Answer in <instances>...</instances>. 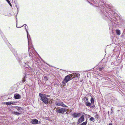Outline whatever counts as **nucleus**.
<instances>
[{"mask_svg":"<svg viewBox=\"0 0 125 125\" xmlns=\"http://www.w3.org/2000/svg\"><path fill=\"white\" fill-rule=\"evenodd\" d=\"M80 75V74L76 73L72 75V74L68 75L65 77L64 79L62 81V83L63 84H65L67 83L68 81L71 80L72 78V77L73 76H74L75 77H78V75Z\"/></svg>","mask_w":125,"mask_h":125,"instance_id":"1","label":"nucleus"},{"mask_svg":"<svg viewBox=\"0 0 125 125\" xmlns=\"http://www.w3.org/2000/svg\"><path fill=\"white\" fill-rule=\"evenodd\" d=\"M39 95L41 98V99L45 104H47L48 103L49 101L50 100L48 98L49 97V95L45 94H39Z\"/></svg>","mask_w":125,"mask_h":125,"instance_id":"2","label":"nucleus"},{"mask_svg":"<svg viewBox=\"0 0 125 125\" xmlns=\"http://www.w3.org/2000/svg\"><path fill=\"white\" fill-rule=\"evenodd\" d=\"M27 37L28 41V51L29 55L31 57H33V56H34V54L33 52H34L35 50H33L32 51L31 50V49L30 48L29 45L30 41L31 40L30 37V35H29V36H27Z\"/></svg>","mask_w":125,"mask_h":125,"instance_id":"3","label":"nucleus"},{"mask_svg":"<svg viewBox=\"0 0 125 125\" xmlns=\"http://www.w3.org/2000/svg\"><path fill=\"white\" fill-rule=\"evenodd\" d=\"M56 104L57 106H62L63 107H68V106L65 105L61 101L56 102Z\"/></svg>","mask_w":125,"mask_h":125,"instance_id":"4","label":"nucleus"},{"mask_svg":"<svg viewBox=\"0 0 125 125\" xmlns=\"http://www.w3.org/2000/svg\"><path fill=\"white\" fill-rule=\"evenodd\" d=\"M67 109L66 108H62L61 109H59L57 110V112L58 113H62L64 112H66L67 111Z\"/></svg>","mask_w":125,"mask_h":125,"instance_id":"5","label":"nucleus"},{"mask_svg":"<svg viewBox=\"0 0 125 125\" xmlns=\"http://www.w3.org/2000/svg\"><path fill=\"white\" fill-rule=\"evenodd\" d=\"M84 116L83 115H82L81 117L78 120V123L79 124L80 123L83 121L84 120Z\"/></svg>","mask_w":125,"mask_h":125,"instance_id":"6","label":"nucleus"},{"mask_svg":"<svg viewBox=\"0 0 125 125\" xmlns=\"http://www.w3.org/2000/svg\"><path fill=\"white\" fill-rule=\"evenodd\" d=\"M81 115V114L80 113H73L72 115L74 118H77L79 117Z\"/></svg>","mask_w":125,"mask_h":125,"instance_id":"7","label":"nucleus"},{"mask_svg":"<svg viewBox=\"0 0 125 125\" xmlns=\"http://www.w3.org/2000/svg\"><path fill=\"white\" fill-rule=\"evenodd\" d=\"M13 107H14L16 109H17L18 111H19L20 113H21L23 110L22 108L21 107L18 106Z\"/></svg>","mask_w":125,"mask_h":125,"instance_id":"8","label":"nucleus"},{"mask_svg":"<svg viewBox=\"0 0 125 125\" xmlns=\"http://www.w3.org/2000/svg\"><path fill=\"white\" fill-rule=\"evenodd\" d=\"M32 124H39L38 121L36 119L33 120L32 122Z\"/></svg>","mask_w":125,"mask_h":125,"instance_id":"9","label":"nucleus"},{"mask_svg":"<svg viewBox=\"0 0 125 125\" xmlns=\"http://www.w3.org/2000/svg\"><path fill=\"white\" fill-rule=\"evenodd\" d=\"M15 98L16 99H19L21 98V96L19 94H17L14 95Z\"/></svg>","mask_w":125,"mask_h":125,"instance_id":"10","label":"nucleus"},{"mask_svg":"<svg viewBox=\"0 0 125 125\" xmlns=\"http://www.w3.org/2000/svg\"><path fill=\"white\" fill-rule=\"evenodd\" d=\"M27 54L25 53L22 54L21 55V59H22L23 58H25L27 56Z\"/></svg>","mask_w":125,"mask_h":125,"instance_id":"11","label":"nucleus"},{"mask_svg":"<svg viewBox=\"0 0 125 125\" xmlns=\"http://www.w3.org/2000/svg\"><path fill=\"white\" fill-rule=\"evenodd\" d=\"M12 113L16 115H20L21 114L20 113H19L17 112H16L14 111Z\"/></svg>","mask_w":125,"mask_h":125,"instance_id":"12","label":"nucleus"},{"mask_svg":"<svg viewBox=\"0 0 125 125\" xmlns=\"http://www.w3.org/2000/svg\"><path fill=\"white\" fill-rule=\"evenodd\" d=\"M14 103V102H8L6 103V104L7 105H10L11 104H13Z\"/></svg>","mask_w":125,"mask_h":125,"instance_id":"13","label":"nucleus"},{"mask_svg":"<svg viewBox=\"0 0 125 125\" xmlns=\"http://www.w3.org/2000/svg\"><path fill=\"white\" fill-rule=\"evenodd\" d=\"M85 105L87 106H90L91 105V104L88 102H86Z\"/></svg>","mask_w":125,"mask_h":125,"instance_id":"14","label":"nucleus"},{"mask_svg":"<svg viewBox=\"0 0 125 125\" xmlns=\"http://www.w3.org/2000/svg\"><path fill=\"white\" fill-rule=\"evenodd\" d=\"M116 32L117 34L118 35H119L120 34V31L118 30H116Z\"/></svg>","mask_w":125,"mask_h":125,"instance_id":"15","label":"nucleus"},{"mask_svg":"<svg viewBox=\"0 0 125 125\" xmlns=\"http://www.w3.org/2000/svg\"><path fill=\"white\" fill-rule=\"evenodd\" d=\"M23 26H25V29L27 33V36H29V34L28 32V31L27 30L26 28V26H27L26 24H25L23 25Z\"/></svg>","mask_w":125,"mask_h":125,"instance_id":"16","label":"nucleus"},{"mask_svg":"<svg viewBox=\"0 0 125 125\" xmlns=\"http://www.w3.org/2000/svg\"><path fill=\"white\" fill-rule=\"evenodd\" d=\"M49 78L46 76H44V80L45 81H47L49 79Z\"/></svg>","mask_w":125,"mask_h":125,"instance_id":"17","label":"nucleus"},{"mask_svg":"<svg viewBox=\"0 0 125 125\" xmlns=\"http://www.w3.org/2000/svg\"><path fill=\"white\" fill-rule=\"evenodd\" d=\"M83 99L84 101L85 102V103L86 102H88V99L86 98V97H84Z\"/></svg>","mask_w":125,"mask_h":125,"instance_id":"18","label":"nucleus"},{"mask_svg":"<svg viewBox=\"0 0 125 125\" xmlns=\"http://www.w3.org/2000/svg\"><path fill=\"white\" fill-rule=\"evenodd\" d=\"M95 113L96 114V115L95 116V117L96 119H97L99 117V116L98 115L97 113Z\"/></svg>","mask_w":125,"mask_h":125,"instance_id":"19","label":"nucleus"},{"mask_svg":"<svg viewBox=\"0 0 125 125\" xmlns=\"http://www.w3.org/2000/svg\"><path fill=\"white\" fill-rule=\"evenodd\" d=\"M26 80V78L25 77V76L24 77V78L22 79V82L23 83H24Z\"/></svg>","mask_w":125,"mask_h":125,"instance_id":"20","label":"nucleus"},{"mask_svg":"<svg viewBox=\"0 0 125 125\" xmlns=\"http://www.w3.org/2000/svg\"><path fill=\"white\" fill-rule=\"evenodd\" d=\"M9 4L12 7V5L11 4L10 1L9 0H6Z\"/></svg>","mask_w":125,"mask_h":125,"instance_id":"21","label":"nucleus"},{"mask_svg":"<svg viewBox=\"0 0 125 125\" xmlns=\"http://www.w3.org/2000/svg\"><path fill=\"white\" fill-rule=\"evenodd\" d=\"M90 120L91 121H93V122H94V120H94V118L92 117H91L90 119Z\"/></svg>","mask_w":125,"mask_h":125,"instance_id":"22","label":"nucleus"},{"mask_svg":"<svg viewBox=\"0 0 125 125\" xmlns=\"http://www.w3.org/2000/svg\"><path fill=\"white\" fill-rule=\"evenodd\" d=\"M91 103H94V100L92 98L91 100Z\"/></svg>","mask_w":125,"mask_h":125,"instance_id":"23","label":"nucleus"},{"mask_svg":"<svg viewBox=\"0 0 125 125\" xmlns=\"http://www.w3.org/2000/svg\"><path fill=\"white\" fill-rule=\"evenodd\" d=\"M24 64H26V65H24V66H25V67H27V66H28V64H27L28 63V62H26V63H24Z\"/></svg>","mask_w":125,"mask_h":125,"instance_id":"24","label":"nucleus"},{"mask_svg":"<svg viewBox=\"0 0 125 125\" xmlns=\"http://www.w3.org/2000/svg\"><path fill=\"white\" fill-rule=\"evenodd\" d=\"M16 27H17V28H20V27H21L22 26H21V27H18V26H17V23H16Z\"/></svg>","mask_w":125,"mask_h":125,"instance_id":"25","label":"nucleus"},{"mask_svg":"<svg viewBox=\"0 0 125 125\" xmlns=\"http://www.w3.org/2000/svg\"><path fill=\"white\" fill-rule=\"evenodd\" d=\"M103 69V68H101L99 69V70L100 71H102V69Z\"/></svg>","mask_w":125,"mask_h":125,"instance_id":"26","label":"nucleus"},{"mask_svg":"<svg viewBox=\"0 0 125 125\" xmlns=\"http://www.w3.org/2000/svg\"><path fill=\"white\" fill-rule=\"evenodd\" d=\"M113 107H111V110L112 111V112H113V109H112V108H113Z\"/></svg>","mask_w":125,"mask_h":125,"instance_id":"27","label":"nucleus"},{"mask_svg":"<svg viewBox=\"0 0 125 125\" xmlns=\"http://www.w3.org/2000/svg\"><path fill=\"white\" fill-rule=\"evenodd\" d=\"M109 125H112V124L110 123L109 124Z\"/></svg>","mask_w":125,"mask_h":125,"instance_id":"28","label":"nucleus"}]
</instances>
